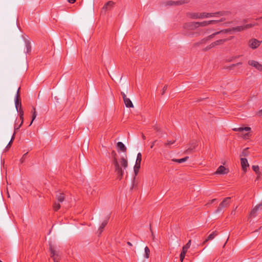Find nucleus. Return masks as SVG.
<instances>
[{"label": "nucleus", "instance_id": "nucleus-51", "mask_svg": "<svg viewBox=\"0 0 262 262\" xmlns=\"http://www.w3.org/2000/svg\"><path fill=\"white\" fill-rule=\"evenodd\" d=\"M242 64V62H238L236 63V64H233V66H237V65H241Z\"/></svg>", "mask_w": 262, "mask_h": 262}, {"label": "nucleus", "instance_id": "nucleus-28", "mask_svg": "<svg viewBox=\"0 0 262 262\" xmlns=\"http://www.w3.org/2000/svg\"><path fill=\"white\" fill-rule=\"evenodd\" d=\"M26 52L29 53L31 51V47L30 45V42H26Z\"/></svg>", "mask_w": 262, "mask_h": 262}, {"label": "nucleus", "instance_id": "nucleus-57", "mask_svg": "<svg viewBox=\"0 0 262 262\" xmlns=\"http://www.w3.org/2000/svg\"><path fill=\"white\" fill-rule=\"evenodd\" d=\"M155 129H156V130H158V129H157V127H155Z\"/></svg>", "mask_w": 262, "mask_h": 262}, {"label": "nucleus", "instance_id": "nucleus-19", "mask_svg": "<svg viewBox=\"0 0 262 262\" xmlns=\"http://www.w3.org/2000/svg\"><path fill=\"white\" fill-rule=\"evenodd\" d=\"M117 148L118 150H120L123 152H125L126 150V148L124 144L121 142H118L117 144Z\"/></svg>", "mask_w": 262, "mask_h": 262}, {"label": "nucleus", "instance_id": "nucleus-46", "mask_svg": "<svg viewBox=\"0 0 262 262\" xmlns=\"http://www.w3.org/2000/svg\"><path fill=\"white\" fill-rule=\"evenodd\" d=\"M68 2L71 4H73L75 2L76 0H68Z\"/></svg>", "mask_w": 262, "mask_h": 262}, {"label": "nucleus", "instance_id": "nucleus-2", "mask_svg": "<svg viewBox=\"0 0 262 262\" xmlns=\"http://www.w3.org/2000/svg\"><path fill=\"white\" fill-rule=\"evenodd\" d=\"M224 13L222 12H217L216 13H207V12H194L189 14V17L192 19H204L213 17H216L217 15L222 16Z\"/></svg>", "mask_w": 262, "mask_h": 262}, {"label": "nucleus", "instance_id": "nucleus-22", "mask_svg": "<svg viewBox=\"0 0 262 262\" xmlns=\"http://www.w3.org/2000/svg\"><path fill=\"white\" fill-rule=\"evenodd\" d=\"M188 158H189L188 157H186L184 158H182L180 159H172V161L174 162H178L179 163H181L186 161Z\"/></svg>", "mask_w": 262, "mask_h": 262}, {"label": "nucleus", "instance_id": "nucleus-56", "mask_svg": "<svg viewBox=\"0 0 262 262\" xmlns=\"http://www.w3.org/2000/svg\"><path fill=\"white\" fill-rule=\"evenodd\" d=\"M143 138L145 139V136L144 135L143 136Z\"/></svg>", "mask_w": 262, "mask_h": 262}, {"label": "nucleus", "instance_id": "nucleus-42", "mask_svg": "<svg viewBox=\"0 0 262 262\" xmlns=\"http://www.w3.org/2000/svg\"><path fill=\"white\" fill-rule=\"evenodd\" d=\"M257 115L258 116H262V109L257 113Z\"/></svg>", "mask_w": 262, "mask_h": 262}, {"label": "nucleus", "instance_id": "nucleus-50", "mask_svg": "<svg viewBox=\"0 0 262 262\" xmlns=\"http://www.w3.org/2000/svg\"><path fill=\"white\" fill-rule=\"evenodd\" d=\"M190 243H191V241L189 240L185 246H190Z\"/></svg>", "mask_w": 262, "mask_h": 262}, {"label": "nucleus", "instance_id": "nucleus-45", "mask_svg": "<svg viewBox=\"0 0 262 262\" xmlns=\"http://www.w3.org/2000/svg\"><path fill=\"white\" fill-rule=\"evenodd\" d=\"M20 88H19L17 91L16 94L15 96H18V98H19V93Z\"/></svg>", "mask_w": 262, "mask_h": 262}, {"label": "nucleus", "instance_id": "nucleus-13", "mask_svg": "<svg viewBox=\"0 0 262 262\" xmlns=\"http://www.w3.org/2000/svg\"><path fill=\"white\" fill-rule=\"evenodd\" d=\"M260 41L256 39H252L249 42V46L253 49L257 48L260 44Z\"/></svg>", "mask_w": 262, "mask_h": 262}, {"label": "nucleus", "instance_id": "nucleus-3", "mask_svg": "<svg viewBox=\"0 0 262 262\" xmlns=\"http://www.w3.org/2000/svg\"><path fill=\"white\" fill-rule=\"evenodd\" d=\"M199 28L198 22L191 21L185 23L183 26V33L187 36H190L191 34L187 32L188 30H193Z\"/></svg>", "mask_w": 262, "mask_h": 262}, {"label": "nucleus", "instance_id": "nucleus-39", "mask_svg": "<svg viewBox=\"0 0 262 262\" xmlns=\"http://www.w3.org/2000/svg\"><path fill=\"white\" fill-rule=\"evenodd\" d=\"M13 141V140L11 139V140L10 141V142L8 144L7 147H6L5 151H6L8 149V148L11 146Z\"/></svg>", "mask_w": 262, "mask_h": 262}, {"label": "nucleus", "instance_id": "nucleus-35", "mask_svg": "<svg viewBox=\"0 0 262 262\" xmlns=\"http://www.w3.org/2000/svg\"><path fill=\"white\" fill-rule=\"evenodd\" d=\"M53 207H54V209L55 211H56V210H58L60 208V205L58 203H55L54 204Z\"/></svg>", "mask_w": 262, "mask_h": 262}, {"label": "nucleus", "instance_id": "nucleus-6", "mask_svg": "<svg viewBox=\"0 0 262 262\" xmlns=\"http://www.w3.org/2000/svg\"><path fill=\"white\" fill-rule=\"evenodd\" d=\"M230 31V30H222V31H218V32H214L212 34H211V35H209L208 36H207L206 37H205L204 38H203L200 42H198V43H203L204 42H205L206 41L209 40H210L211 39H212L215 35H217V34H223V33H227V32H228Z\"/></svg>", "mask_w": 262, "mask_h": 262}, {"label": "nucleus", "instance_id": "nucleus-37", "mask_svg": "<svg viewBox=\"0 0 262 262\" xmlns=\"http://www.w3.org/2000/svg\"><path fill=\"white\" fill-rule=\"evenodd\" d=\"M22 124H21V123H20V124L18 125V126H16V125L15 124V126H14V132H16V131L17 130L19 129V128L20 127V126H21Z\"/></svg>", "mask_w": 262, "mask_h": 262}, {"label": "nucleus", "instance_id": "nucleus-53", "mask_svg": "<svg viewBox=\"0 0 262 262\" xmlns=\"http://www.w3.org/2000/svg\"><path fill=\"white\" fill-rule=\"evenodd\" d=\"M231 214H235V211H233L231 212Z\"/></svg>", "mask_w": 262, "mask_h": 262}, {"label": "nucleus", "instance_id": "nucleus-4", "mask_svg": "<svg viewBox=\"0 0 262 262\" xmlns=\"http://www.w3.org/2000/svg\"><path fill=\"white\" fill-rule=\"evenodd\" d=\"M50 256L53 258L54 262H59L60 253L57 251L55 247H50Z\"/></svg>", "mask_w": 262, "mask_h": 262}, {"label": "nucleus", "instance_id": "nucleus-36", "mask_svg": "<svg viewBox=\"0 0 262 262\" xmlns=\"http://www.w3.org/2000/svg\"><path fill=\"white\" fill-rule=\"evenodd\" d=\"M19 114H20V118L21 119V124H23V121H24V117H23V115H24V113H23V112L22 110H19Z\"/></svg>", "mask_w": 262, "mask_h": 262}, {"label": "nucleus", "instance_id": "nucleus-55", "mask_svg": "<svg viewBox=\"0 0 262 262\" xmlns=\"http://www.w3.org/2000/svg\"><path fill=\"white\" fill-rule=\"evenodd\" d=\"M27 154V153L23 155V158H24V157L26 156V155Z\"/></svg>", "mask_w": 262, "mask_h": 262}, {"label": "nucleus", "instance_id": "nucleus-11", "mask_svg": "<svg viewBox=\"0 0 262 262\" xmlns=\"http://www.w3.org/2000/svg\"><path fill=\"white\" fill-rule=\"evenodd\" d=\"M253 26L252 24H247L243 26H238L233 28L234 31L240 32L252 27Z\"/></svg>", "mask_w": 262, "mask_h": 262}, {"label": "nucleus", "instance_id": "nucleus-20", "mask_svg": "<svg viewBox=\"0 0 262 262\" xmlns=\"http://www.w3.org/2000/svg\"><path fill=\"white\" fill-rule=\"evenodd\" d=\"M124 102L125 103L126 107H134L133 104L129 98H127L126 99L124 100Z\"/></svg>", "mask_w": 262, "mask_h": 262}, {"label": "nucleus", "instance_id": "nucleus-16", "mask_svg": "<svg viewBox=\"0 0 262 262\" xmlns=\"http://www.w3.org/2000/svg\"><path fill=\"white\" fill-rule=\"evenodd\" d=\"M226 40V39H219V40H217L213 42H212L208 48H207L206 49V50H208L209 49H210L211 48H213L216 46H217V45H221Z\"/></svg>", "mask_w": 262, "mask_h": 262}, {"label": "nucleus", "instance_id": "nucleus-25", "mask_svg": "<svg viewBox=\"0 0 262 262\" xmlns=\"http://www.w3.org/2000/svg\"><path fill=\"white\" fill-rule=\"evenodd\" d=\"M36 116H37V113L36 112L35 108L34 107H33V111H32V119L30 124V125H31L32 124L33 121L35 119Z\"/></svg>", "mask_w": 262, "mask_h": 262}, {"label": "nucleus", "instance_id": "nucleus-21", "mask_svg": "<svg viewBox=\"0 0 262 262\" xmlns=\"http://www.w3.org/2000/svg\"><path fill=\"white\" fill-rule=\"evenodd\" d=\"M15 105L16 110L18 111V106H19L20 108L21 107V102H20V100L19 98H18V96H15ZM19 110H20V108L19 109Z\"/></svg>", "mask_w": 262, "mask_h": 262}, {"label": "nucleus", "instance_id": "nucleus-18", "mask_svg": "<svg viewBox=\"0 0 262 262\" xmlns=\"http://www.w3.org/2000/svg\"><path fill=\"white\" fill-rule=\"evenodd\" d=\"M233 130L234 131H237L241 133H243L244 131L250 132L251 130V128L250 127H238L234 128L233 129Z\"/></svg>", "mask_w": 262, "mask_h": 262}, {"label": "nucleus", "instance_id": "nucleus-43", "mask_svg": "<svg viewBox=\"0 0 262 262\" xmlns=\"http://www.w3.org/2000/svg\"><path fill=\"white\" fill-rule=\"evenodd\" d=\"M248 135H249L248 133L243 134V137L244 138H247V137L248 136Z\"/></svg>", "mask_w": 262, "mask_h": 262}, {"label": "nucleus", "instance_id": "nucleus-32", "mask_svg": "<svg viewBox=\"0 0 262 262\" xmlns=\"http://www.w3.org/2000/svg\"><path fill=\"white\" fill-rule=\"evenodd\" d=\"M252 169L254 171H255L256 173H258L259 172V166L257 165H253L252 166Z\"/></svg>", "mask_w": 262, "mask_h": 262}, {"label": "nucleus", "instance_id": "nucleus-54", "mask_svg": "<svg viewBox=\"0 0 262 262\" xmlns=\"http://www.w3.org/2000/svg\"><path fill=\"white\" fill-rule=\"evenodd\" d=\"M127 244L129 246H132V244L129 242H128Z\"/></svg>", "mask_w": 262, "mask_h": 262}, {"label": "nucleus", "instance_id": "nucleus-31", "mask_svg": "<svg viewBox=\"0 0 262 262\" xmlns=\"http://www.w3.org/2000/svg\"><path fill=\"white\" fill-rule=\"evenodd\" d=\"M196 146V143H192L191 145L188 148V149L186 150V152H188V151H191L193 149L195 148Z\"/></svg>", "mask_w": 262, "mask_h": 262}, {"label": "nucleus", "instance_id": "nucleus-23", "mask_svg": "<svg viewBox=\"0 0 262 262\" xmlns=\"http://www.w3.org/2000/svg\"><path fill=\"white\" fill-rule=\"evenodd\" d=\"M248 148L244 149L240 154V157L241 158H243V157H246L249 155V151H248Z\"/></svg>", "mask_w": 262, "mask_h": 262}, {"label": "nucleus", "instance_id": "nucleus-15", "mask_svg": "<svg viewBox=\"0 0 262 262\" xmlns=\"http://www.w3.org/2000/svg\"><path fill=\"white\" fill-rule=\"evenodd\" d=\"M189 247H183V249H182V250L181 252L180 256L181 262L183 261V260L185 258V254L187 253V252L188 251V249Z\"/></svg>", "mask_w": 262, "mask_h": 262}, {"label": "nucleus", "instance_id": "nucleus-33", "mask_svg": "<svg viewBox=\"0 0 262 262\" xmlns=\"http://www.w3.org/2000/svg\"><path fill=\"white\" fill-rule=\"evenodd\" d=\"M183 2H182V1H177V2H172V1H170L169 2V4L170 5H181L182 4H183Z\"/></svg>", "mask_w": 262, "mask_h": 262}, {"label": "nucleus", "instance_id": "nucleus-17", "mask_svg": "<svg viewBox=\"0 0 262 262\" xmlns=\"http://www.w3.org/2000/svg\"><path fill=\"white\" fill-rule=\"evenodd\" d=\"M107 224V221L106 220L104 221L102 223V224L100 225V226L97 231V233L98 235H100L101 234L104 228L105 227V226Z\"/></svg>", "mask_w": 262, "mask_h": 262}, {"label": "nucleus", "instance_id": "nucleus-14", "mask_svg": "<svg viewBox=\"0 0 262 262\" xmlns=\"http://www.w3.org/2000/svg\"><path fill=\"white\" fill-rule=\"evenodd\" d=\"M262 209V202L260 203L259 204L256 205L251 211L250 213V216L251 217L255 216L256 215V212L259 210H261Z\"/></svg>", "mask_w": 262, "mask_h": 262}, {"label": "nucleus", "instance_id": "nucleus-12", "mask_svg": "<svg viewBox=\"0 0 262 262\" xmlns=\"http://www.w3.org/2000/svg\"><path fill=\"white\" fill-rule=\"evenodd\" d=\"M114 3L113 2L108 1L103 7V8L102 9L101 12L105 13L107 11L111 10L112 9V8L114 6Z\"/></svg>", "mask_w": 262, "mask_h": 262}, {"label": "nucleus", "instance_id": "nucleus-1", "mask_svg": "<svg viewBox=\"0 0 262 262\" xmlns=\"http://www.w3.org/2000/svg\"><path fill=\"white\" fill-rule=\"evenodd\" d=\"M115 169L118 174V179L121 180L125 173V170L128 167V161L126 156L122 157L119 161L116 158L113 160Z\"/></svg>", "mask_w": 262, "mask_h": 262}, {"label": "nucleus", "instance_id": "nucleus-29", "mask_svg": "<svg viewBox=\"0 0 262 262\" xmlns=\"http://www.w3.org/2000/svg\"><path fill=\"white\" fill-rule=\"evenodd\" d=\"M140 167V164H135V165L134 168L135 174H137V173L138 172Z\"/></svg>", "mask_w": 262, "mask_h": 262}, {"label": "nucleus", "instance_id": "nucleus-38", "mask_svg": "<svg viewBox=\"0 0 262 262\" xmlns=\"http://www.w3.org/2000/svg\"><path fill=\"white\" fill-rule=\"evenodd\" d=\"M13 141V140L11 139V140L10 141V142L8 144L7 147H6L5 151H6L8 149V148L11 146Z\"/></svg>", "mask_w": 262, "mask_h": 262}, {"label": "nucleus", "instance_id": "nucleus-41", "mask_svg": "<svg viewBox=\"0 0 262 262\" xmlns=\"http://www.w3.org/2000/svg\"><path fill=\"white\" fill-rule=\"evenodd\" d=\"M121 95H122V97L123 98V100L127 98V97H126L125 94L124 92H121Z\"/></svg>", "mask_w": 262, "mask_h": 262}, {"label": "nucleus", "instance_id": "nucleus-30", "mask_svg": "<svg viewBox=\"0 0 262 262\" xmlns=\"http://www.w3.org/2000/svg\"><path fill=\"white\" fill-rule=\"evenodd\" d=\"M215 235L216 234L215 233V232H212L208 236L207 238L206 239L205 241L212 239L215 237Z\"/></svg>", "mask_w": 262, "mask_h": 262}, {"label": "nucleus", "instance_id": "nucleus-47", "mask_svg": "<svg viewBox=\"0 0 262 262\" xmlns=\"http://www.w3.org/2000/svg\"><path fill=\"white\" fill-rule=\"evenodd\" d=\"M211 30H207L205 32H204V34L207 35L209 34V32H210Z\"/></svg>", "mask_w": 262, "mask_h": 262}, {"label": "nucleus", "instance_id": "nucleus-44", "mask_svg": "<svg viewBox=\"0 0 262 262\" xmlns=\"http://www.w3.org/2000/svg\"><path fill=\"white\" fill-rule=\"evenodd\" d=\"M259 231L260 232H262V226H261V227H260L258 230H255L254 232V233H257V232H258Z\"/></svg>", "mask_w": 262, "mask_h": 262}, {"label": "nucleus", "instance_id": "nucleus-34", "mask_svg": "<svg viewBox=\"0 0 262 262\" xmlns=\"http://www.w3.org/2000/svg\"><path fill=\"white\" fill-rule=\"evenodd\" d=\"M174 142L175 141L174 140L167 141V142L165 143V145L167 147H169L171 145L173 144Z\"/></svg>", "mask_w": 262, "mask_h": 262}, {"label": "nucleus", "instance_id": "nucleus-5", "mask_svg": "<svg viewBox=\"0 0 262 262\" xmlns=\"http://www.w3.org/2000/svg\"><path fill=\"white\" fill-rule=\"evenodd\" d=\"M230 197H227L225 198L223 201L220 204L219 206L216 210V212H221L223 208L227 207L230 204Z\"/></svg>", "mask_w": 262, "mask_h": 262}, {"label": "nucleus", "instance_id": "nucleus-40", "mask_svg": "<svg viewBox=\"0 0 262 262\" xmlns=\"http://www.w3.org/2000/svg\"><path fill=\"white\" fill-rule=\"evenodd\" d=\"M167 89V85H165L163 87V90H162V95H163L165 93V92Z\"/></svg>", "mask_w": 262, "mask_h": 262}, {"label": "nucleus", "instance_id": "nucleus-49", "mask_svg": "<svg viewBox=\"0 0 262 262\" xmlns=\"http://www.w3.org/2000/svg\"><path fill=\"white\" fill-rule=\"evenodd\" d=\"M15 133H16V132H14V133H13V136H12V138H11V139H12V140H13L14 139V137H15Z\"/></svg>", "mask_w": 262, "mask_h": 262}, {"label": "nucleus", "instance_id": "nucleus-9", "mask_svg": "<svg viewBox=\"0 0 262 262\" xmlns=\"http://www.w3.org/2000/svg\"><path fill=\"white\" fill-rule=\"evenodd\" d=\"M229 172L228 168H226L223 165L220 166L216 171L214 173V174H222L224 175L227 174Z\"/></svg>", "mask_w": 262, "mask_h": 262}, {"label": "nucleus", "instance_id": "nucleus-48", "mask_svg": "<svg viewBox=\"0 0 262 262\" xmlns=\"http://www.w3.org/2000/svg\"><path fill=\"white\" fill-rule=\"evenodd\" d=\"M155 142H156V141H154V142L152 143V144H151V146H150V148H152L154 147V145H155Z\"/></svg>", "mask_w": 262, "mask_h": 262}, {"label": "nucleus", "instance_id": "nucleus-26", "mask_svg": "<svg viewBox=\"0 0 262 262\" xmlns=\"http://www.w3.org/2000/svg\"><path fill=\"white\" fill-rule=\"evenodd\" d=\"M57 200L60 202H62L64 200V196L62 193H59L56 195Z\"/></svg>", "mask_w": 262, "mask_h": 262}, {"label": "nucleus", "instance_id": "nucleus-10", "mask_svg": "<svg viewBox=\"0 0 262 262\" xmlns=\"http://www.w3.org/2000/svg\"><path fill=\"white\" fill-rule=\"evenodd\" d=\"M241 164L242 170L245 173L246 172L249 166L247 159L245 158H241Z\"/></svg>", "mask_w": 262, "mask_h": 262}, {"label": "nucleus", "instance_id": "nucleus-52", "mask_svg": "<svg viewBox=\"0 0 262 262\" xmlns=\"http://www.w3.org/2000/svg\"><path fill=\"white\" fill-rule=\"evenodd\" d=\"M216 200V199H212V200H211V203L214 202V201H215Z\"/></svg>", "mask_w": 262, "mask_h": 262}, {"label": "nucleus", "instance_id": "nucleus-27", "mask_svg": "<svg viewBox=\"0 0 262 262\" xmlns=\"http://www.w3.org/2000/svg\"><path fill=\"white\" fill-rule=\"evenodd\" d=\"M144 252H145L144 257L146 258H148L149 257V253H150V250H149V248H148V247H145V249H144Z\"/></svg>", "mask_w": 262, "mask_h": 262}, {"label": "nucleus", "instance_id": "nucleus-8", "mask_svg": "<svg viewBox=\"0 0 262 262\" xmlns=\"http://www.w3.org/2000/svg\"><path fill=\"white\" fill-rule=\"evenodd\" d=\"M248 63L249 66L254 68L258 71L262 72V64L258 61L254 60H249Z\"/></svg>", "mask_w": 262, "mask_h": 262}, {"label": "nucleus", "instance_id": "nucleus-7", "mask_svg": "<svg viewBox=\"0 0 262 262\" xmlns=\"http://www.w3.org/2000/svg\"><path fill=\"white\" fill-rule=\"evenodd\" d=\"M224 20V19L223 18H221L220 20H205L201 22H198L199 27H205L212 24H215L217 23L222 21Z\"/></svg>", "mask_w": 262, "mask_h": 262}, {"label": "nucleus", "instance_id": "nucleus-24", "mask_svg": "<svg viewBox=\"0 0 262 262\" xmlns=\"http://www.w3.org/2000/svg\"><path fill=\"white\" fill-rule=\"evenodd\" d=\"M141 159H142V155L140 152H139L137 154L136 161V164H140L141 162Z\"/></svg>", "mask_w": 262, "mask_h": 262}]
</instances>
